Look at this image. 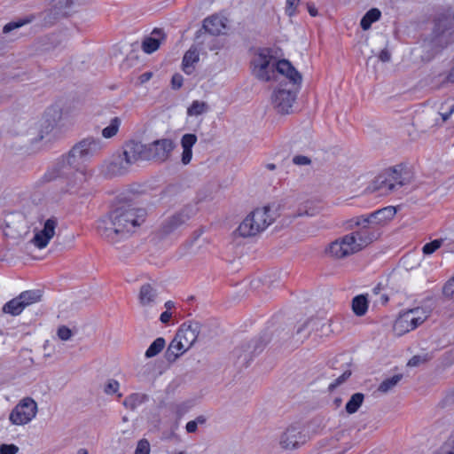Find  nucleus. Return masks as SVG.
<instances>
[{
    "instance_id": "f257e3e1",
    "label": "nucleus",
    "mask_w": 454,
    "mask_h": 454,
    "mask_svg": "<svg viewBox=\"0 0 454 454\" xmlns=\"http://www.w3.org/2000/svg\"><path fill=\"white\" fill-rule=\"evenodd\" d=\"M145 211L131 205L117 207L98 221L99 235L108 242L116 243L129 237L145 221Z\"/></svg>"
},
{
    "instance_id": "f03ea898",
    "label": "nucleus",
    "mask_w": 454,
    "mask_h": 454,
    "mask_svg": "<svg viewBox=\"0 0 454 454\" xmlns=\"http://www.w3.org/2000/svg\"><path fill=\"white\" fill-rule=\"evenodd\" d=\"M106 147V144L100 139L93 137H88L76 143L62 157V171L67 167L73 170L74 180L70 182L71 188L82 185L86 181V173L83 164L90 161L93 157L98 156Z\"/></svg>"
},
{
    "instance_id": "7ed1b4c3",
    "label": "nucleus",
    "mask_w": 454,
    "mask_h": 454,
    "mask_svg": "<svg viewBox=\"0 0 454 454\" xmlns=\"http://www.w3.org/2000/svg\"><path fill=\"white\" fill-rule=\"evenodd\" d=\"M74 125L70 115H37L27 130L31 142H38L45 137H57Z\"/></svg>"
},
{
    "instance_id": "20e7f679",
    "label": "nucleus",
    "mask_w": 454,
    "mask_h": 454,
    "mask_svg": "<svg viewBox=\"0 0 454 454\" xmlns=\"http://www.w3.org/2000/svg\"><path fill=\"white\" fill-rule=\"evenodd\" d=\"M412 176L408 168L403 165H396L379 174L374 181V188L382 193L392 192L403 185L411 184Z\"/></svg>"
},
{
    "instance_id": "39448f33",
    "label": "nucleus",
    "mask_w": 454,
    "mask_h": 454,
    "mask_svg": "<svg viewBox=\"0 0 454 454\" xmlns=\"http://www.w3.org/2000/svg\"><path fill=\"white\" fill-rule=\"evenodd\" d=\"M366 220L368 219L363 215L350 218L345 223L346 228L348 230L357 228L356 231L351 233L355 236L361 250L379 239L382 234V231L373 223H366Z\"/></svg>"
},
{
    "instance_id": "423d86ee",
    "label": "nucleus",
    "mask_w": 454,
    "mask_h": 454,
    "mask_svg": "<svg viewBox=\"0 0 454 454\" xmlns=\"http://www.w3.org/2000/svg\"><path fill=\"white\" fill-rule=\"evenodd\" d=\"M270 207L256 208L239 224L238 231L242 237H252L263 231L274 220L270 215Z\"/></svg>"
},
{
    "instance_id": "0eeeda50",
    "label": "nucleus",
    "mask_w": 454,
    "mask_h": 454,
    "mask_svg": "<svg viewBox=\"0 0 454 454\" xmlns=\"http://www.w3.org/2000/svg\"><path fill=\"white\" fill-rule=\"evenodd\" d=\"M274 58L270 55L269 49H262L252 60V73L259 80L268 82L271 79L276 63H273Z\"/></svg>"
},
{
    "instance_id": "6e6552de",
    "label": "nucleus",
    "mask_w": 454,
    "mask_h": 454,
    "mask_svg": "<svg viewBox=\"0 0 454 454\" xmlns=\"http://www.w3.org/2000/svg\"><path fill=\"white\" fill-rule=\"evenodd\" d=\"M36 413L37 403L31 397H25L12 409L9 419L13 425L22 426L29 423Z\"/></svg>"
},
{
    "instance_id": "1a4fd4ad",
    "label": "nucleus",
    "mask_w": 454,
    "mask_h": 454,
    "mask_svg": "<svg viewBox=\"0 0 454 454\" xmlns=\"http://www.w3.org/2000/svg\"><path fill=\"white\" fill-rule=\"evenodd\" d=\"M359 251L360 247L351 232L335 239L327 248L328 254L336 259L346 258Z\"/></svg>"
},
{
    "instance_id": "9d476101",
    "label": "nucleus",
    "mask_w": 454,
    "mask_h": 454,
    "mask_svg": "<svg viewBox=\"0 0 454 454\" xmlns=\"http://www.w3.org/2000/svg\"><path fill=\"white\" fill-rule=\"evenodd\" d=\"M42 294L39 290H28L22 292L19 296L6 302L2 310L4 313L12 316L20 315L26 307L41 300Z\"/></svg>"
},
{
    "instance_id": "9b49d317",
    "label": "nucleus",
    "mask_w": 454,
    "mask_h": 454,
    "mask_svg": "<svg viewBox=\"0 0 454 454\" xmlns=\"http://www.w3.org/2000/svg\"><path fill=\"white\" fill-rule=\"evenodd\" d=\"M146 147L148 160L165 162L171 156L176 144L170 138H161L146 145Z\"/></svg>"
},
{
    "instance_id": "f8f14e48",
    "label": "nucleus",
    "mask_w": 454,
    "mask_h": 454,
    "mask_svg": "<svg viewBox=\"0 0 454 454\" xmlns=\"http://www.w3.org/2000/svg\"><path fill=\"white\" fill-rule=\"evenodd\" d=\"M195 214L192 206H185L180 211L164 220L160 231L164 235L173 233L178 228L185 224Z\"/></svg>"
},
{
    "instance_id": "ddd939ff",
    "label": "nucleus",
    "mask_w": 454,
    "mask_h": 454,
    "mask_svg": "<svg viewBox=\"0 0 454 454\" xmlns=\"http://www.w3.org/2000/svg\"><path fill=\"white\" fill-rule=\"evenodd\" d=\"M268 340L262 337L247 343L234 350L233 356L237 357L238 363L247 366L254 354H258L265 348Z\"/></svg>"
},
{
    "instance_id": "4468645a",
    "label": "nucleus",
    "mask_w": 454,
    "mask_h": 454,
    "mask_svg": "<svg viewBox=\"0 0 454 454\" xmlns=\"http://www.w3.org/2000/svg\"><path fill=\"white\" fill-rule=\"evenodd\" d=\"M131 165L124 156L119 153L113 155L109 161H106L101 166V173L106 177L122 176L129 170Z\"/></svg>"
},
{
    "instance_id": "2eb2a0df",
    "label": "nucleus",
    "mask_w": 454,
    "mask_h": 454,
    "mask_svg": "<svg viewBox=\"0 0 454 454\" xmlns=\"http://www.w3.org/2000/svg\"><path fill=\"white\" fill-rule=\"evenodd\" d=\"M121 153L130 165L135 164L138 160H148L146 145L135 140L126 142L122 146Z\"/></svg>"
},
{
    "instance_id": "dca6fc26",
    "label": "nucleus",
    "mask_w": 454,
    "mask_h": 454,
    "mask_svg": "<svg viewBox=\"0 0 454 454\" xmlns=\"http://www.w3.org/2000/svg\"><path fill=\"white\" fill-rule=\"evenodd\" d=\"M58 225L56 217L47 219L42 231H37L33 239V244L39 249L44 248L55 235V229Z\"/></svg>"
},
{
    "instance_id": "f3484780",
    "label": "nucleus",
    "mask_w": 454,
    "mask_h": 454,
    "mask_svg": "<svg viewBox=\"0 0 454 454\" xmlns=\"http://www.w3.org/2000/svg\"><path fill=\"white\" fill-rule=\"evenodd\" d=\"M306 441V436L301 434L299 427L291 426L286 428L280 438V445L284 449L293 450L297 448L300 444H303Z\"/></svg>"
},
{
    "instance_id": "a211bd4d",
    "label": "nucleus",
    "mask_w": 454,
    "mask_h": 454,
    "mask_svg": "<svg viewBox=\"0 0 454 454\" xmlns=\"http://www.w3.org/2000/svg\"><path fill=\"white\" fill-rule=\"evenodd\" d=\"M450 30L447 27L442 29L439 23L433 32L432 39L429 42L425 41L423 47L426 49L431 47L433 54H435L450 43Z\"/></svg>"
},
{
    "instance_id": "6ab92c4d",
    "label": "nucleus",
    "mask_w": 454,
    "mask_h": 454,
    "mask_svg": "<svg viewBox=\"0 0 454 454\" xmlns=\"http://www.w3.org/2000/svg\"><path fill=\"white\" fill-rule=\"evenodd\" d=\"M295 98L296 95L290 90H278L272 96V104L279 114H288Z\"/></svg>"
},
{
    "instance_id": "aec40b11",
    "label": "nucleus",
    "mask_w": 454,
    "mask_h": 454,
    "mask_svg": "<svg viewBox=\"0 0 454 454\" xmlns=\"http://www.w3.org/2000/svg\"><path fill=\"white\" fill-rule=\"evenodd\" d=\"M395 213V208L394 207L388 206L366 215L365 217L368 219L366 220V223H373L381 231L382 226L393 219Z\"/></svg>"
},
{
    "instance_id": "412c9836",
    "label": "nucleus",
    "mask_w": 454,
    "mask_h": 454,
    "mask_svg": "<svg viewBox=\"0 0 454 454\" xmlns=\"http://www.w3.org/2000/svg\"><path fill=\"white\" fill-rule=\"evenodd\" d=\"M279 74L285 75L290 82L295 85H301L302 82L301 74L287 59H281L276 63V68Z\"/></svg>"
},
{
    "instance_id": "4be33fe9",
    "label": "nucleus",
    "mask_w": 454,
    "mask_h": 454,
    "mask_svg": "<svg viewBox=\"0 0 454 454\" xmlns=\"http://www.w3.org/2000/svg\"><path fill=\"white\" fill-rule=\"evenodd\" d=\"M418 326L419 325L410 310L400 314L394 325L395 330L397 331L399 334L412 331Z\"/></svg>"
},
{
    "instance_id": "5701e85b",
    "label": "nucleus",
    "mask_w": 454,
    "mask_h": 454,
    "mask_svg": "<svg viewBox=\"0 0 454 454\" xmlns=\"http://www.w3.org/2000/svg\"><path fill=\"white\" fill-rule=\"evenodd\" d=\"M200 329V325L198 322H192L189 324H183L176 334L180 340L186 339L188 342L192 344L196 341Z\"/></svg>"
},
{
    "instance_id": "b1692460",
    "label": "nucleus",
    "mask_w": 454,
    "mask_h": 454,
    "mask_svg": "<svg viewBox=\"0 0 454 454\" xmlns=\"http://www.w3.org/2000/svg\"><path fill=\"white\" fill-rule=\"evenodd\" d=\"M226 25L224 19L218 15L207 17L203 21V29L212 35H218L223 32Z\"/></svg>"
},
{
    "instance_id": "393cba45",
    "label": "nucleus",
    "mask_w": 454,
    "mask_h": 454,
    "mask_svg": "<svg viewBox=\"0 0 454 454\" xmlns=\"http://www.w3.org/2000/svg\"><path fill=\"white\" fill-rule=\"evenodd\" d=\"M197 142V137L194 134H184L181 138V145L183 148L182 163L187 165L191 162L192 158V146Z\"/></svg>"
},
{
    "instance_id": "a878e982",
    "label": "nucleus",
    "mask_w": 454,
    "mask_h": 454,
    "mask_svg": "<svg viewBox=\"0 0 454 454\" xmlns=\"http://www.w3.org/2000/svg\"><path fill=\"white\" fill-rule=\"evenodd\" d=\"M158 296L157 290L151 284H144L141 286L138 300L142 306H152Z\"/></svg>"
},
{
    "instance_id": "bb28decb",
    "label": "nucleus",
    "mask_w": 454,
    "mask_h": 454,
    "mask_svg": "<svg viewBox=\"0 0 454 454\" xmlns=\"http://www.w3.org/2000/svg\"><path fill=\"white\" fill-rule=\"evenodd\" d=\"M200 59L199 52L196 48H191L189 49L184 58H183V71L187 74H191L193 72L194 67L193 65L197 63Z\"/></svg>"
},
{
    "instance_id": "cd10ccee",
    "label": "nucleus",
    "mask_w": 454,
    "mask_h": 454,
    "mask_svg": "<svg viewBox=\"0 0 454 454\" xmlns=\"http://www.w3.org/2000/svg\"><path fill=\"white\" fill-rule=\"evenodd\" d=\"M369 307L367 294H359L352 300V310L357 317H363L366 314Z\"/></svg>"
},
{
    "instance_id": "c85d7f7f",
    "label": "nucleus",
    "mask_w": 454,
    "mask_h": 454,
    "mask_svg": "<svg viewBox=\"0 0 454 454\" xmlns=\"http://www.w3.org/2000/svg\"><path fill=\"white\" fill-rule=\"evenodd\" d=\"M149 399L148 395L144 393H133L128 395L124 401L123 405L131 411L137 409L139 405L145 403Z\"/></svg>"
},
{
    "instance_id": "c756f323",
    "label": "nucleus",
    "mask_w": 454,
    "mask_h": 454,
    "mask_svg": "<svg viewBox=\"0 0 454 454\" xmlns=\"http://www.w3.org/2000/svg\"><path fill=\"white\" fill-rule=\"evenodd\" d=\"M381 12L377 8L369 10L362 18L360 26L364 30H368L372 24L380 19Z\"/></svg>"
},
{
    "instance_id": "7c9ffc66",
    "label": "nucleus",
    "mask_w": 454,
    "mask_h": 454,
    "mask_svg": "<svg viewBox=\"0 0 454 454\" xmlns=\"http://www.w3.org/2000/svg\"><path fill=\"white\" fill-rule=\"evenodd\" d=\"M364 399V395L362 393H355L351 395L348 402L346 403L345 410L347 413L353 414L358 411Z\"/></svg>"
},
{
    "instance_id": "2f4dec72",
    "label": "nucleus",
    "mask_w": 454,
    "mask_h": 454,
    "mask_svg": "<svg viewBox=\"0 0 454 454\" xmlns=\"http://www.w3.org/2000/svg\"><path fill=\"white\" fill-rule=\"evenodd\" d=\"M121 124V119L120 117L112 118L109 124L102 129V137L106 139L114 137L117 134Z\"/></svg>"
},
{
    "instance_id": "473e14b6",
    "label": "nucleus",
    "mask_w": 454,
    "mask_h": 454,
    "mask_svg": "<svg viewBox=\"0 0 454 454\" xmlns=\"http://www.w3.org/2000/svg\"><path fill=\"white\" fill-rule=\"evenodd\" d=\"M403 374H395L391 378L384 380L378 387V391L382 394H387L391 391L403 379Z\"/></svg>"
},
{
    "instance_id": "72a5a7b5",
    "label": "nucleus",
    "mask_w": 454,
    "mask_h": 454,
    "mask_svg": "<svg viewBox=\"0 0 454 454\" xmlns=\"http://www.w3.org/2000/svg\"><path fill=\"white\" fill-rule=\"evenodd\" d=\"M166 341L164 338L158 337L153 340V342L149 346V348L145 351V357L146 358H152L160 354L164 347H165Z\"/></svg>"
},
{
    "instance_id": "f704fd0d",
    "label": "nucleus",
    "mask_w": 454,
    "mask_h": 454,
    "mask_svg": "<svg viewBox=\"0 0 454 454\" xmlns=\"http://www.w3.org/2000/svg\"><path fill=\"white\" fill-rule=\"evenodd\" d=\"M86 0H58L56 6L64 13L74 10L85 3Z\"/></svg>"
},
{
    "instance_id": "c9c22d12",
    "label": "nucleus",
    "mask_w": 454,
    "mask_h": 454,
    "mask_svg": "<svg viewBox=\"0 0 454 454\" xmlns=\"http://www.w3.org/2000/svg\"><path fill=\"white\" fill-rule=\"evenodd\" d=\"M160 44L159 39L147 37L142 43V49L145 53L151 54L159 49Z\"/></svg>"
},
{
    "instance_id": "e433bc0d",
    "label": "nucleus",
    "mask_w": 454,
    "mask_h": 454,
    "mask_svg": "<svg viewBox=\"0 0 454 454\" xmlns=\"http://www.w3.org/2000/svg\"><path fill=\"white\" fill-rule=\"evenodd\" d=\"M412 315L414 316V318L419 325H420L422 323L426 321V319L428 317L430 311L427 310L422 308H415L412 309H409Z\"/></svg>"
},
{
    "instance_id": "4c0bfd02",
    "label": "nucleus",
    "mask_w": 454,
    "mask_h": 454,
    "mask_svg": "<svg viewBox=\"0 0 454 454\" xmlns=\"http://www.w3.org/2000/svg\"><path fill=\"white\" fill-rule=\"evenodd\" d=\"M209 111L208 106L202 101H193L192 106L188 108L187 114H203Z\"/></svg>"
},
{
    "instance_id": "58836bf2",
    "label": "nucleus",
    "mask_w": 454,
    "mask_h": 454,
    "mask_svg": "<svg viewBox=\"0 0 454 454\" xmlns=\"http://www.w3.org/2000/svg\"><path fill=\"white\" fill-rule=\"evenodd\" d=\"M442 245V241L439 239H434L429 243H427L422 247V251L425 254H432L434 252H435L438 248H440Z\"/></svg>"
},
{
    "instance_id": "ea45409f",
    "label": "nucleus",
    "mask_w": 454,
    "mask_h": 454,
    "mask_svg": "<svg viewBox=\"0 0 454 454\" xmlns=\"http://www.w3.org/2000/svg\"><path fill=\"white\" fill-rule=\"evenodd\" d=\"M120 384L116 380L111 379L109 380L104 387V392L106 395H113L119 390Z\"/></svg>"
},
{
    "instance_id": "a19ab883",
    "label": "nucleus",
    "mask_w": 454,
    "mask_h": 454,
    "mask_svg": "<svg viewBox=\"0 0 454 454\" xmlns=\"http://www.w3.org/2000/svg\"><path fill=\"white\" fill-rule=\"evenodd\" d=\"M135 454H150V443L146 439L138 441Z\"/></svg>"
},
{
    "instance_id": "79ce46f5",
    "label": "nucleus",
    "mask_w": 454,
    "mask_h": 454,
    "mask_svg": "<svg viewBox=\"0 0 454 454\" xmlns=\"http://www.w3.org/2000/svg\"><path fill=\"white\" fill-rule=\"evenodd\" d=\"M442 293L445 297L454 301V277L444 285Z\"/></svg>"
},
{
    "instance_id": "37998d69",
    "label": "nucleus",
    "mask_w": 454,
    "mask_h": 454,
    "mask_svg": "<svg viewBox=\"0 0 454 454\" xmlns=\"http://www.w3.org/2000/svg\"><path fill=\"white\" fill-rule=\"evenodd\" d=\"M169 347L177 354L178 357L186 351L182 341L176 336L171 340Z\"/></svg>"
},
{
    "instance_id": "c03bdc74",
    "label": "nucleus",
    "mask_w": 454,
    "mask_h": 454,
    "mask_svg": "<svg viewBox=\"0 0 454 454\" xmlns=\"http://www.w3.org/2000/svg\"><path fill=\"white\" fill-rule=\"evenodd\" d=\"M351 375V372L349 370L345 371L340 376H339L334 382L331 383L329 385V389L333 390L340 384H342L344 381H346Z\"/></svg>"
},
{
    "instance_id": "a18cd8bd",
    "label": "nucleus",
    "mask_w": 454,
    "mask_h": 454,
    "mask_svg": "<svg viewBox=\"0 0 454 454\" xmlns=\"http://www.w3.org/2000/svg\"><path fill=\"white\" fill-rule=\"evenodd\" d=\"M57 335L61 340H68L72 335V331L66 325H61L57 331Z\"/></svg>"
},
{
    "instance_id": "49530a36",
    "label": "nucleus",
    "mask_w": 454,
    "mask_h": 454,
    "mask_svg": "<svg viewBox=\"0 0 454 454\" xmlns=\"http://www.w3.org/2000/svg\"><path fill=\"white\" fill-rule=\"evenodd\" d=\"M300 0H286V13L289 16V17H292L294 15H295L296 13V7H297V3L299 2Z\"/></svg>"
},
{
    "instance_id": "de8ad7c7",
    "label": "nucleus",
    "mask_w": 454,
    "mask_h": 454,
    "mask_svg": "<svg viewBox=\"0 0 454 454\" xmlns=\"http://www.w3.org/2000/svg\"><path fill=\"white\" fill-rule=\"evenodd\" d=\"M427 360H428V358H427V355L426 356H414L409 360L407 364H408V366L414 367V366H418L421 364L426 363Z\"/></svg>"
},
{
    "instance_id": "09e8293b",
    "label": "nucleus",
    "mask_w": 454,
    "mask_h": 454,
    "mask_svg": "<svg viewBox=\"0 0 454 454\" xmlns=\"http://www.w3.org/2000/svg\"><path fill=\"white\" fill-rule=\"evenodd\" d=\"M19 448L14 444H2L0 447V454H16Z\"/></svg>"
},
{
    "instance_id": "8fccbe9b",
    "label": "nucleus",
    "mask_w": 454,
    "mask_h": 454,
    "mask_svg": "<svg viewBox=\"0 0 454 454\" xmlns=\"http://www.w3.org/2000/svg\"><path fill=\"white\" fill-rule=\"evenodd\" d=\"M27 21L25 20H20V21H12V22H9L8 24H6L4 28H3V32L4 34L6 33H9L10 31L15 29V28H18V27H20L21 26H23Z\"/></svg>"
},
{
    "instance_id": "3c124183",
    "label": "nucleus",
    "mask_w": 454,
    "mask_h": 454,
    "mask_svg": "<svg viewBox=\"0 0 454 454\" xmlns=\"http://www.w3.org/2000/svg\"><path fill=\"white\" fill-rule=\"evenodd\" d=\"M293 162L295 165H309L311 163V160L304 155H296L293 158Z\"/></svg>"
},
{
    "instance_id": "603ef678",
    "label": "nucleus",
    "mask_w": 454,
    "mask_h": 454,
    "mask_svg": "<svg viewBox=\"0 0 454 454\" xmlns=\"http://www.w3.org/2000/svg\"><path fill=\"white\" fill-rule=\"evenodd\" d=\"M171 84L173 89H179L183 85V76L179 74H176L172 76Z\"/></svg>"
},
{
    "instance_id": "864d4df0",
    "label": "nucleus",
    "mask_w": 454,
    "mask_h": 454,
    "mask_svg": "<svg viewBox=\"0 0 454 454\" xmlns=\"http://www.w3.org/2000/svg\"><path fill=\"white\" fill-rule=\"evenodd\" d=\"M165 358L168 362L173 363L178 358V356L177 354L168 346L165 352Z\"/></svg>"
},
{
    "instance_id": "5fc2aeb1",
    "label": "nucleus",
    "mask_w": 454,
    "mask_h": 454,
    "mask_svg": "<svg viewBox=\"0 0 454 454\" xmlns=\"http://www.w3.org/2000/svg\"><path fill=\"white\" fill-rule=\"evenodd\" d=\"M379 59L382 62H388L391 59V54L387 50L384 49L380 52Z\"/></svg>"
},
{
    "instance_id": "6e6d98bb",
    "label": "nucleus",
    "mask_w": 454,
    "mask_h": 454,
    "mask_svg": "<svg viewBox=\"0 0 454 454\" xmlns=\"http://www.w3.org/2000/svg\"><path fill=\"white\" fill-rule=\"evenodd\" d=\"M307 9L310 16L316 17L317 15V9L314 3L308 2L307 3Z\"/></svg>"
},
{
    "instance_id": "4d7b16f0",
    "label": "nucleus",
    "mask_w": 454,
    "mask_h": 454,
    "mask_svg": "<svg viewBox=\"0 0 454 454\" xmlns=\"http://www.w3.org/2000/svg\"><path fill=\"white\" fill-rule=\"evenodd\" d=\"M152 77H153L152 72H145L138 77V80H139L140 83H145V82H148Z\"/></svg>"
},
{
    "instance_id": "13d9d810",
    "label": "nucleus",
    "mask_w": 454,
    "mask_h": 454,
    "mask_svg": "<svg viewBox=\"0 0 454 454\" xmlns=\"http://www.w3.org/2000/svg\"><path fill=\"white\" fill-rule=\"evenodd\" d=\"M198 426L196 425V422H193V420L189 421L186 426L185 429L188 433H194L197 431Z\"/></svg>"
},
{
    "instance_id": "bf43d9fd",
    "label": "nucleus",
    "mask_w": 454,
    "mask_h": 454,
    "mask_svg": "<svg viewBox=\"0 0 454 454\" xmlns=\"http://www.w3.org/2000/svg\"><path fill=\"white\" fill-rule=\"evenodd\" d=\"M447 444L450 447L447 454H454V434L449 438Z\"/></svg>"
},
{
    "instance_id": "052dcab7",
    "label": "nucleus",
    "mask_w": 454,
    "mask_h": 454,
    "mask_svg": "<svg viewBox=\"0 0 454 454\" xmlns=\"http://www.w3.org/2000/svg\"><path fill=\"white\" fill-rule=\"evenodd\" d=\"M170 317H171V313H169L168 311H164L163 313H161L160 320L163 324H167L169 321Z\"/></svg>"
},
{
    "instance_id": "680f3d73",
    "label": "nucleus",
    "mask_w": 454,
    "mask_h": 454,
    "mask_svg": "<svg viewBox=\"0 0 454 454\" xmlns=\"http://www.w3.org/2000/svg\"><path fill=\"white\" fill-rule=\"evenodd\" d=\"M206 421H207L206 417H205V416H203V415L198 416V417L193 420V422H196V425H197V426H198V425H203V424H205V423H206Z\"/></svg>"
},
{
    "instance_id": "e2e57ef3",
    "label": "nucleus",
    "mask_w": 454,
    "mask_h": 454,
    "mask_svg": "<svg viewBox=\"0 0 454 454\" xmlns=\"http://www.w3.org/2000/svg\"><path fill=\"white\" fill-rule=\"evenodd\" d=\"M182 341V344H184V348L185 350H188L193 344L192 342H188L186 339H184Z\"/></svg>"
},
{
    "instance_id": "0e129e2a",
    "label": "nucleus",
    "mask_w": 454,
    "mask_h": 454,
    "mask_svg": "<svg viewBox=\"0 0 454 454\" xmlns=\"http://www.w3.org/2000/svg\"><path fill=\"white\" fill-rule=\"evenodd\" d=\"M448 80L451 82H454V67L451 69L448 75Z\"/></svg>"
},
{
    "instance_id": "69168bd1",
    "label": "nucleus",
    "mask_w": 454,
    "mask_h": 454,
    "mask_svg": "<svg viewBox=\"0 0 454 454\" xmlns=\"http://www.w3.org/2000/svg\"><path fill=\"white\" fill-rule=\"evenodd\" d=\"M165 307L167 309H171L174 307V302L172 301H168L165 303Z\"/></svg>"
},
{
    "instance_id": "338daca9",
    "label": "nucleus",
    "mask_w": 454,
    "mask_h": 454,
    "mask_svg": "<svg viewBox=\"0 0 454 454\" xmlns=\"http://www.w3.org/2000/svg\"><path fill=\"white\" fill-rule=\"evenodd\" d=\"M266 168L269 170H275L276 165L274 163H268L266 164Z\"/></svg>"
},
{
    "instance_id": "774afa93",
    "label": "nucleus",
    "mask_w": 454,
    "mask_h": 454,
    "mask_svg": "<svg viewBox=\"0 0 454 454\" xmlns=\"http://www.w3.org/2000/svg\"><path fill=\"white\" fill-rule=\"evenodd\" d=\"M445 114H454V103L449 107Z\"/></svg>"
}]
</instances>
